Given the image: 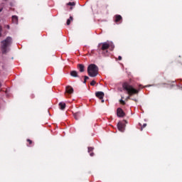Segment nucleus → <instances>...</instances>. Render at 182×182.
<instances>
[{"mask_svg":"<svg viewBox=\"0 0 182 182\" xmlns=\"http://www.w3.org/2000/svg\"><path fill=\"white\" fill-rule=\"evenodd\" d=\"M70 9H73V8L71 7Z\"/></svg>","mask_w":182,"mask_h":182,"instance_id":"c756f323","label":"nucleus"},{"mask_svg":"<svg viewBox=\"0 0 182 182\" xmlns=\"http://www.w3.org/2000/svg\"><path fill=\"white\" fill-rule=\"evenodd\" d=\"M146 126H147V124H144V127H146Z\"/></svg>","mask_w":182,"mask_h":182,"instance_id":"b1692460","label":"nucleus"},{"mask_svg":"<svg viewBox=\"0 0 182 182\" xmlns=\"http://www.w3.org/2000/svg\"><path fill=\"white\" fill-rule=\"evenodd\" d=\"M11 21L13 23H18V16H13L11 18Z\"/></svg>","mask_w":182,"mask_h":182,"instance_id":"f8f14e48","label":"nucleus"},{"mask_svg":"<svg viewBox=\"0 0 182 182\" xmlns=\"http://www.w3.org/2000/svg\"><path fill=\"white\" fill-rule=\"evenodd\" d=\"M124 111L122 108H117V116L118 117H124Z\"/></svg>","mask_w":182,"mask_h":182,"instance_id":"0eeeda50","label":"nucleus"},{"mask_svg":"<svg viewBox=\"0 0 182 182\" xmlns=\"http://www.w3.org/2000/svg\"><path fill=\"white\" fill-rule=\"evenodd\" d=\"M76 5V3L75 1L69 2L67 4V6H75Z\"/></svg>","mask_w":182,"mask_h":182,"instance_id":"f3484780","label":"nucleus"},{"mask_svg":"<svg viewBox=\"0 0 182 182\" xmlns=\"http://www.w3.org/2000/svg\"><path fill=\"white\" fill-rule=\"evenodd\" d=\"M1 11H2V9H0V12H1Z\"/></svg>","mask_w":182,"mask_h":182,"instance_id":"a878e982","label":"nucleus"},{"mask_svg":"<svg viewBox=\"0 0 182 182\" xmlns=\"http://www.w3.org/2000/svg\"><path fill=\"white\" fill-rule=\"evenodd\" d=\"M27 146L28 147H32V146H33V141L31 140V139H27Z\"/></svg>","mask_w":182,"mask_h":182,"instance_id":"4468645a","label":"nucleus"},{"mask_svg":"<svg viewBox=\"0 0 182 182\" xmlns=\"http://www.w3.org/2000/svg\"><path fill=\"white\" fill-rule=\"evenodd\" d=\"M77 68L79 69L80 72H85V65L82 64H79L77 65Z\"/></svg>","mask_w":182,"mask_h":182,"instance_id":"9b49d317","label":"nucleus"},{"mask_svg":"<svg viewBox=\"0 0 182 182\" xmlns=\"http://www.w3.org/2000/svg\"><path fill=\"white\" fill-rule=\"evenodd\" d=\"M118 60H122V56L119 55V56L118 57Z\"/></svg>","mask_w":182,"mask_h":182,"instance_id":"5701e85b","label":"nucleus"},{"mask_svg":"<svg viewBox=\"0 0 182 182\" xmlns=\"http://www.w3.org/2000/svg\"><path fill=\"white\" fill-rule=\"evenodd\" d=\"M126 127V124L124 121H120L117 124V129L119 132H124V128Z\"/></svg>","mask_w":182,"mask_h":182,"instance_id":"39448f33","label":"nucleus"},{"mask_svg":"<svg viewBox=\"0 0 182 182\" xmlns=\"http://www.w3.org/2000/svg\"><path fill=\"white\" fill-rule=\"evenodd\" d=\"M12 44V38L7 37L5 40L1 41V52L2 53H6L8 52V47Z\"/></svg>","mask_w":182,"mask_h":182,"instance_id":"7ed1b4c3","label":"nucleus"},{"mask_svg":"<svg viewBox=\"0 0 182 182\" xmlns=\"http://www.w3.org/2000/svg\"><path fill=\"white\" fill-rule=\"evenodd\" d=\"M1 32H2V26H0V38H1V36H2Z\"/></svg>","mask_w":182,"mask_h":182,"instance_id":"4be33fe9","label":"nucleus"},{"mask_svg":"<svg viewBox=\"0 0 182 182\" xmlns=\"http://www.w3.org/2000/svg\"><path fill=\"white\" fill-rule=\"evenodd\" d=\"M119 103H120V105H122L123 106H124V105H126V102L123 100H120Z\"/></svg>","mask_w":182,"mask_h":182,"instance_id":"a211bd4d","label":"nucleus"},{"mask_svg":"<svg viewBox=\"0 0 182 182\" xmlns=\"http://www.w3.org/2000/svg\"><path fill=\"white\" fill-rule=\"evenodd\" d=\"M95 95L100 100H102L103 97H105V93L103 92H97L95 93Z\"/></svg>","mask_w":182,"mask_h":182,"instance_id":"6e6552de","label":"nucleus"},{"mask_svg":"<svg viewBox=\"0 0 182 182\" xmlns=\"http://www.w3.org/2000/svg\"><path fill=\"white\" fill-rule=\"evenodd\" d=\"M70 75H71V76H73L74 77H77V72H76V71H71Z\"/></svg>","mask_w":182,"mask_h":182,"instance_id":"dca6fc26","label":"nucleus"},{"mask_svg":"<svg viewBox=\"0 0 182 182\" xmlns=\"http://www.w3.org/2000/svg\"><path fill=\"white\" fill-rule=\"evenodd\" d=\"M88 152L90 153L91 157H93V156H95V154L93 153V147H88Z\"/></svg>","mask_w":182,"mask_h":182,"instance_id":"ddd939ff","label":"nucleus"},{"mask_svg":"<svg viewBox=\"0 0 182 182\" xmlns=\"http://www.w3.org/2000/svg\"><path fill=\"white\" fill-rule=\"evenodd\" d=\"M58 106L60 110H65L66 108V104L65 102H60Z\"/></svg>","mask_w":182,"mask_h":182,"instance_id":"9d476101","label":"nucleus"},{"mask_svg":"<svg viewBox=\"0 0 182 182\" xmlns=\"http://www.w3.org/2000/svg\"><path fill=\"white\" fill-rule=\"evenodd\" d=\"M65 92L66 93H68V95H72L73 93V87H72L70 85H68L65 87Z\"/></svg>","mask_w":182,"mask_h":182,"instance_id":"1a4fd4ad","label":"nucleus"},{"mask_svg":"<svg viewBox=\"0 0 182 182\" xmlns=\"http://www.w3.org/2000/svg\"><path fill=\"white\" fill-rule=\"evenodd\" d=\"M144 87L141 85H139V89L134 88L133 85H130V82L125 81L122 83V89L127 92V95L133 96V95H138L140 89H143Z\"/></svg>","mask_w":182,"mask_h":182,"instance_id":"f257e3e1","label":"nucleus"},{"mask_svg":"<svg viewBox=\"0 0 182 182\" xmlns=\"http://www.w3.org/2000/svg\"><path fill=\"white\" fill-rule=\"evenodd\" d=\"M84 77V83H86V82H87V80L89 79V77L85 76Z\"/></svg>","mask_w":182,"mask_h":182,"instance_id":"6ab92c4d","label":"nucleus"},{"mask_svg":"<svg viewBox=\"0 0 182 182\" xmlns=\"http://www.w3.org/2000/svg\"><path fill=\"white\" fill-rule=\"evenodd\" d=\"M93 52H95V50H92V53H93Z\"/></svg>","mask_w":182,"mask_h":182,"instance_id":"cd10ccee","label":"nucleus"},{"mask_svg":"<svg viewBox=\"0 0 182 182\" xmlns=\"http://www.w3.org/2000/svg\"><path fill=\"white\" fill-rule=\"evenodd\" d=\"M73 21V17L70 16V18L67 20V25H70V23Z\"/></svg>","mask_w":182,"mask_h":182,"instance_id":"2eb2a0df","label":"nucleus"},{"mask_svg":"<svg viewBox=\"0 0 182 182\" xmlns=\"http://www.w3.org/2000/svg\"><path fill=\"white\" fill-rule=\"evenodd\" d=\"M1 82H0V87H1Z\"/></svg>","mask_w":182,"mask_h":182,"instance_id":"c85d7f7f","label":"nucleus"},{"mask_svg":"<svg viewBox=\"0 0 182 182\" xmlns=\"http://www.w3.org/2000/svg\"><path fill=\"white\" fill-rule=\"evenodd\" d=\"M95 85H96V81L92 80V81L90 82V85H91V86H95Z\"/></svg>","mask_w":182,"mask_h":182,"instance_id":"aec40b11","label":"nucleus"},{"mask_svg":"<svg viewBox=\"0 0 182 182\" xmlns=\"http://www.w3.org/2000/svg\"><path fill=\"white\" fill-rule=\"evenodd\" d=\"M122 21L123 18L122 17V16L117 14L114 16V21L115 22V23H122Z\"/></svg>","mask_w":182,"mask_h":182,"instance_id":"423d86ee","label":"nucleus"},{"mask_svg":"<svg viewBox=\"0 0 182 182\" xmlns=\"http://www.w3.org/2000/svg\"><path fill=\"white\" fill-rule=\"evenodd\" d=\"M6 28H7L8 29H9V26L8 25V26H6Z\"/></svg>","mask_w":182,"mask_h":182,"instance_id":"393cba45","label":"nucleus"},{"mask_svg":"<svg viewBox=\"0 0 182 182\" xmlns=\"http://www.w3.org/2000/svg\"><path fill=\"white\" fill-rule=\"evenodd\" d=\"M87 73L91 77H96L99 73V68L95 64H90L87 68Z\"/></svg>","mask_w":182,"mask_h":182,"instance_id":"20e7f679","label":"nucleus"},{"mask_svg":"<svg viewBox=\"0 0 182 182\" xmlns=\"http://www.w3.org/2000/svg\"><path fill=\"white\" fill-rule=\"evenodd\" d=\"M104 102H105V100H102V102L103 103Z\"/></svg>","mask_w":182,"mask_h":182,"instance_id":"bb28decb","label":"nucleus"},{"mask_svg":"<svg viewBox=\"0 0 182 182\" xmlns=\"http://www.w3.org/2000/svg\"><path fill=\"white\" fill-rule=\"evenodd\" d=\"M177 83H179V85H181V86H182V80H178Z\"/></svg>","mask_w":182,"mask_h":182,"instance_id":"412c9836","label":"nucleus"},{"mask_svg":"<svg viewBox=\"0 0 182 182\" xmlns=\"http://www.w3.org/2000/svg\"><path fill=\"white\" fill-rule=\"evenodd\" d=\"M114 50V44L112 41H106L98 44V50L102 52V56H106L109 50Z\"/></svg>","mask_w":182,"mask_h":182,"instance_id":"f03ea898","label":"nucleus"}]
</instances>
